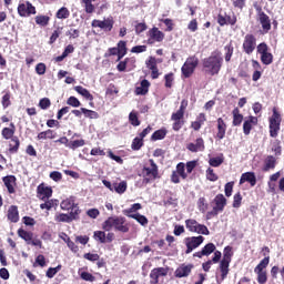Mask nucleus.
Returning a JSON list of instances; mask_svg holds the SVG:
<instances>
[{
  "label": "nucleus",
  "mask_w": 284,
  "mask_h": 284,
  "mask_svg": "<svg viewBox=\"0 0 284 284\" xmlns=\"http://www.w3.org/2000/svg\"><path fill=\"white\" fill-rule=\"evenodd\" d=\"M203 71L210 77H216L223 68V55L220 50H215L210 57L204 58L202 61Z\"/></svg>",
  "instance_id": "nucleus-1"
},
{
  "label": "nucleus",
  "mask_w": 284,
  "mask_h": 284,
  "mask_svg": "<svg viewBox=\"0 0 284 284\" xmlns=\"http://www.w3.org/2000/svg\"><path fill=\"white\" fill-rule=\"evenodd\" d=\"M112 229L115 232L128 234L130 232V224H128V220L124 216H110L102 223V230L111 232Z\"/></svg>",
  "instance_id": "nucleus-2"
},
{
  "label": "nucleus",
  "mask_w": 284,
  "mask_h": 284,
  "mask_svg": "<svg viewBox=\"0 0 284 284\" xmlns=\"http://www.w3.org/2000/svg\"><path fill=\"white\" fill-rule=\"evenodd\" d=\"M17 132V126L13 122L9 124V126H4L1 131L2 139L6 141H10L11 143H14V145L9 144V152L10 154H17L19 152V148H21V141L19 140V136L14 135Z\"/></svg>",
  "instance_id": "nucleus-3"
},
{
  "label": "nucleus",
  "mask_w": 284,
  "mask_h": 284,
  "mask_svg": "<svg viewBox=\"0 0 284 284\" xmlns=\"http://www.w3.org/2000/svg\"><path fill=\"white\" fill-rule=\"evenodd\" d=\"M232 256H234L232 246H225L223 250V257L220 261V272L222 281H225V278H227V274H230V264L232 263Z\"/></svg>",
  "instance_id": "nucleus-4"
},
{
  "label": "nucleus",
  "mask_w": 284,
  "mask_h": 284,
  "mask_svg": "<svg viewBox=\"0 0 284 284\" xmlns=\"http://www.w3.org/2000/svg\"><path fill=\"white\" fill-rule=\"evenodd\" d=\"M283 121V118L281 116V112H278V109L276 106L273 108V114L268 118V130H270V136L272 139H276L278 136V132H281V123Z\"/></svg>",
  "instance_id": "nucleus-5"
},
{
  "label": "nucleus",
  "mask_w": 284,
  "mask_h": 284,
  "mask_svg": "<svg viewBox=\"0 0 284 284\" xmlns=\"http://www.w3.org/2000/svg\"><path fill=\"white\" fill-rule=\"evenodd\" d=\"M150 166H143L142 169V176L143 181L142 183L144 185H148L149 183H152V181H156L159 179V165L155 164L154 160L150 159Z\"/></svg>",
  "instance_id": "nucleus-6"
},
{
  "label": "nucleus",
  "mask_w": 284,
  "mask_h": 284,
  "mask_svg": "<svg viewBox=\"0 0 284 284\" xmlns=\"http://www.w3.org/2000/svg\"><path fill=\"white\" fill-rule=\"evenodd\" d=\"M267 265H270V256H266V258L261 260V262L254 268V272L257 275L258 284L267 283Z\"/></svg>",
  "instance_id": "nucleus-7"
},
{
  "label": "nucleus",
  "mask_w": 284,
  "mask_h": 284,
  "mask_svg": "<svg viewBox=\"0 0 284 284\" xmlns=\"http://www.w3.org/2000/svg\"><path fill=\"white\" fill-rule=\"evenodd\" d=\"M213 203L215 206H213L212 211L206 213L207 219H212V216H219L220 212L225 210V205H227V199H225V195L220 193L214 197Z\"/></svg>",
  "instance_id": "nucleus-8"
},
{
  "label": "nucleus",
  "mask_w": 284,
  "mask_h": 284,
  "mask_svg": "<svg viewBox=\"0 0 284 284\" xmlns=\"http://www.w3.org/2000/svg\"><path fill=\"white\" fill-rule=\"evenodd\" d=\"M146 37L148 39L145 43L148 45H154V43H163V41L165 40V33L156 27L149 29V31L146 32Z\"/></svg>",
  "instance_id": "nucleus-9"
},
{
  "label": "nucleus",
  "mask_w": 284,
  "mask_h": 284,
  "mask_svg": "<svg viewBox=\"0 0 284 284\" xmlns=\"http://www.w3.org/2000/svg\"><path fill=\"white\" fill-rule=\"evenodd\" d=\"M197 65L199 58H196V55L189 57L181 69L184 79H190L194 74V70H196Z\"/></svg>",
  "instance_id": "nucleus-10"
},
{
  "label": "nucleus",
  "mask_w": 284,
  "mask_h": 284,
  "mask_svg": "<svg viewBox=\"0 0 284 284\" xmlns=\"http://www.w3.org/2000/svg\"><path fill=\"white\" fill-rule=\"evenodd\" d=\"M253 7L255 8L256 14L258 17V21L264 32L272 30V21L270 20V16H267L265 11H263V7H261L258 2H254Z\"/></svg>",
  "instance_id": "nucleus-11"
},
{
  "label": "nucleus",
  "mask_w": 284,
  "mask_h": 284,
  "mask_svg": "<svg viewBox=\"0 0 284 284\" xmlns=\"http://www.w3.org/2000/svg\"><path fill=\"white\" fill-rule=\"evenodd\" d=\"M81 214V210H75L73 212L68 213H57L54 215L55 223H72V221H79Z\"/></svg>",
  "instance_id": "nucleus-12"
},
{
  "label": "nucleus",
  "mask_w": 284,
  "mask_h": 284,
  "mask_svg": "<svg viewBox=\"0 0 284 284\" xmlns=\"http://www.w3.org/2000/svg\"><path fill=\"white\" fill-rule=\"evenodd\" d=\"M203 241H205V237H203V235L185 237V254H192V252H194L196 247H201V245H203Z\"/></svg>",
  "instance_id": "nucleus-13"
},
{
  "label": "nucleus",
  "mask_w": 284,
  "mask_h": 284,
  "mask_svg": "<svg viewBox=\"0 0 284 284\" xmlns=\"http://www.w3.org/2000/svg\"><path fill=\"white\" fill-rule=\"evenodd\" d=\"M242 50L245 54H252L254 52V50H256V36L255 34L247 33L244 37Z\"/></svg>",
  "instance_id": "nucleus-14"
},
{
  "label": "nucleus",
  "mask_w": 284,
  "mask_h": 284,
  "mask_svg": "<svg viewBox=\"0 0 284 284\" xmlns=\"http://www.w3.org/2000/svg\"><path fill=\"white\" fill-rule=\"evenodd\" d=\"M181 179L185 181L187 179V173L185 172V163L180 162L176 164V170L171 174V182L172 183H181Z\"/></svg>",
  "instance_id": "nucleus-15"
},
{
  "label": "nucleus",
  "mask_w": 284,
  "mask_h": 284,
  "mask_svg": "<svg viewBox=\"0 0 284 284\" xmlns=\"http://www.w3.org/2000/svg\"><path fill=\"white\" fill-rule=\"evenodd\" d=\"M18 14L19 17H32V14H37V7H33L30 1L20 3L18 6Z\"/></svg>",
  "instance_id": "nucleus-16"
},
{
  "label": "nucleus",
  "mask_w": 284,
  "mask_h": 284,
  "mask_svg": "<svg viewBox=\"0 0 284 284\" xmlns=\"http://www.w3.org/2000/svg\"><path fill=\"white\" fill-rule=\"evenodd\" d=\"M92 28H100L101 30H104V32H112V28H114V19L106 18L105 20H97L94 19L91 22Z\"/></svg>",
  "instance_id": "nucleus-17"
},
{
  "label": "nucleus",
  "mask_w": 284,
  "mask_h": 284,
  "mask_svg": "<svg viewBox=\"0 0 284 284\" xmlns=\"http://www.w3.org/2000/svg\"><path fill=\"white\" fill-rule=\"evenodd\" d=\"M52 197V187L47 186L45 183H41L37 187V199L40 201H48Z\"/></svg>",
  "instance_id": "nucleus-18"
},
{
  "label": "nucleus",
  "mask_w": 284,
  "mask_h": 284,
  "mask_svg": "<svg viewBox=\"0 0 284 284\" xmlns=\"http://www.w3.org/2000/svg\"><path fill=\"white\" fill-rule=\"evenodd\" d=\"M194 270V264H181L174 272L175 278H187Z\"/></svg>",
  "instance_id": "nucleus-19"
},
{
  "label": "nucleus",
  "mask_w": 284,
  "mask_h": 284,
  "mask_svg": "<svg viewBox=\"0 0 284 284\" xmlns=\"http://www.w3.org/2000/svg\"><path fill=\"white\" fill-rule=\"evenodd\" d=\"M186 150H189V152H205V140H203V138H197L194 142H190L189 144H186Z\"/></svg>",
  "instance_id": "nucleus-20"
},
{
  "label": "nucleus",
  "mask_w": 284,
  "mask_h": 284,
  "mask_svg": "<svg viewBox=\"0 0 284 284\" xmlns=\"http://www.w3.org/2000/svg\"><path fill=\"white\" fill-rule=\"evenodd\" d=\"M236 14L233 16H223V13L217 14V23L223 28L224 26H236Z\"/></svg>",
  "instance_id": "nucleus-21"
},
{
  "label": "nucleus",
  "mask_w": 284,
  "mask_h": 284,
  "mask_svg": "<svg viewBox=\"0 0 284 284\" xmlns=\"http://www.w3.org/2000/svg\"><path fill=\"white\" fill-rule=\"evenodd\" d=\"M216 252V245L214 243H207L201 251L193 254L194 258H201L202 256H210Z\"/></svg>",
  "instance_id": "nucleus-22"
},
{
  "label": "nucleus",
  "mask_w": 284,
  "mask_h": 284,
  "mask_svg": "<svg viewBox=\"0 0 284 284\" xmlns=\"http://www.w3.org/2000/svg\"><path fill=\"white\" fill-rule=\"evenodd\" d=\"M254 125H258V118L254 115L248 116V119L244 121L243 133L245 136H250V132H252V128H254Z\"/></svg>",
  "instance_id": "nucleus-23"
},
{
  "label": "nucleus",
  "mask_w": 284,
  "mask_h": 284,
  "mask_svg": "<svg viewBox=\"0 0 284 284\" xmlns=\"http://www.w3.org/2000/svg\"><path fill=\"white\" fill-rule=\"evenodd\" d=\"M243 183H250L251 187H254V185H256V173L254 172L243 173L240 179V185H243Z\"/></svg>",
  "instance_id": "nucleus-24"
},
{
  "label": "nucleus",
  "mask_w": 284,
  "mask_h": 284,
  "mask_svg": "<svg viewBox=\"0 0 284 284\" xmlns=\"http://www.w3.org/2000/svg\"><path fill=\"white\" fill-rule=\"evenodd\" d=\"M227 132V124L225 123V120L223 118L217 119V133L215 135V139H219V141H222V139H225V133Z\"/></svg>",
  "instance_id": "nucleus-25"
},
{
  "label": "nucleus",
  "mask_w": 284,
  "mask_h": 284,
  "mask_svg": "<svg viewBox=\"0 0 284 284\" xmlns=\"http://www.w3.org/2000/svg\"><path fill=\"white\" fill-rule=\"evenodd\" d=\"M2 181H3L4 185H6L9 194H14V192H17L14 190V186H13V185H17V176H14V175H7V176L2 178Z\"/></svg>",
  "instance_id": "nucleus-26"
},
{
  "label": "nucleus",
  "mask_w": 284,
  "mask_h": 284,
  "mask_svg": "<svg viewBox=\"0 0 284 284\" xmlns=\"http://www.w3.org/2000/svg\"><path fill=\"white\" fill-rule=\"evenodd\" d=\"M61 210H64L65 212H75V210H81L79 207V204L74 203V200L72 199H67L63 200L60 204Z\"/></svg>",
  "instance_id": "nucleus-27"
},
{
  "label": "nucleus",
  "mask_w": 284,
  "mask_h": 284,
  "mask_svg": "<svg viewBox=\"0 0 284 284\" xmlns=\"http://www.w3.org/2000/svg\"><path fill=\"white\" fill-rule=\"evenodd\" d=\"M7 219L10 223H19V206L11 205L7 212Z\"/></svg>",
  "instance_id": "nucleus-28"
},
{
  "label": "nucleus",
  "mask_w": 284,
  "mask_h": 284,
  "mask_svg": "<svg viewBox=\"0 0 284 284\" xmlns=\"http://www.w3.org/2000/svg\"><path fill=\"white\" fill-rule=\"evenodd\" d=\"M205 121H207V116L205 115V113H200L196 116V120L191 122L192 130H194L195 132H199V130L203 128V124L205 123Z\"/></svg>",
  "instance_id": "nucleus-29"
},
{
  "label": "nucleus",
  "mask_w": 284,
  "mask_h": 284,
  "mask_svg": "<svg viewBox=\"0 0 284 284\" xmlns=\"http://www.w3.org/2000/svg\"><path fill=\"white\" fill-rule=\"evenodd\" d=\"M148 92H150V81L144 79L141 81L140 87L135 88V94L140 97H145Z\"/></svg>",
  "instance_id": "nucleus-30"
},
{
  "label": "nucleus",
  "mask_w": 284,
  "mask_h": 284,
  "mask_svg": "<svg viewBox=\"0 0 284 284\" xmlns=\"http://www.w3.org/2000/svg\"><path fill=\"white\" fill-rule=\"evenodd\" d=\"M97 0H81V6L87 14H94L97 7L94 6Z\"/></svg>",
  "instance_id": "nucleus-31"
},
{
  "label": "nucleus",
  "mask_w": 284,
  "mask_h": 284,
  "mask_svg": "<svg viewBox=\"0 0 284 284\" xmlns=\"http://www.w3.org/2000/svg\"><path fill=\"white\" fill-rule=\"evenodd\" d=\"M276 168V158L274 155H267L264 160L263 172H270V170H274Z\"/></svg>",
  "instance_id": "nucleus-32"
},
{
  "label": "nucleus",
  "mask_w": 284,
  "mask_h": 284,
  "mask_svg": "<svg viewBox=\"0 0 284 284\" xmlns=\"http://www.w3.org/2000/svg\"><path fill=\"white\" fill-rule=\"evenodd\" d=\"M121 45H128V42L124 40H120L116 47L108 49L105 57H116L121 52Z\"/></svg>",
  "instance_id": "nucleus-33"
},
{
  "label": "nucleus",
  "mask_w": 284,
  "mask_h": 284,
  "mask_svg": "<svg viewBox=\"0 0 284 284\" xmlns=\"http://www.w3.org/2000/svg\"><path fill=\"white\" fill-rule=\"evenodd\" d=\"M232 114H233L232 125L234 128H239V125L243 123V114H241V110L239 108H234L232 111Z\"/></svg>",
  "instance_id": "nucleus-34"
},
{
  "label": "nucleus",
  "mask_w": 284,
  "mask_h": 284,
  "mask_svg": "<svg viewBox=\"0 0 284 284\" xmlns=\"http://www.w3.org/2000/svg\"><path fill=\"white\" fill-rule=\"evenodd\" d=\"M74 90L78 92V94H81V97L87 99V101H94V95H92V93H90V91L82 85L74 87Z\"/></svg>",
  "instance_id": "nucleus-35"
},
{
  "label": "nucleus",
  "mask_w": 284,
  "mask_h": 284,
  "mask_svg": "<svg viewBox=\"0 0 284 284\" xmlns=\"http://www.w3.org/2000/svg\"><path fill=\"white\" fill-rule=\"evenodd\" d=\"M34 21H36L37 26H40V28H48V26H50V17L49 16L38 14L34 18Z\"/></svg>",
  "instance_id": "nucleus-36"
},
{
  "label": "nucleus",
  "mask_w": 284,
  "mask_h": 284,
  "mask_svg": "<svg viewBox=\"0 0 284 284\" xmlns=\"http://www.w3.org/2000/svg\"><path fill=\"white\" fill-rule=\"evenodd\" d=\"M168 136V129L162 128L153 132L151 135V141H163Z\"/></svg>",
  "instance_id": "nucleus-37"
},
{
  "label": "nucleus",
  "mask_w": 284,
  "mask_h": 284,
  "mask_svg": "<svg viewBox=\"0 0 284 284\" xmlns=\"http://www.w3.org/2000/svg\"><path fill=\"white\" fill-rule=\"evenodd\" d=\"M18 236H20V239H22L23 241H26V243H28V245H30V242L32 241V239H34V233L26 231L23 229H19Z\"/></svg>",
  "instance_id": "nucleus-38"
},
{
  "label": "nucleus",
  "mask_w": 284,
  "mask_h": 284,
  "mask_svg": "<svg viewBox=\"0 0 284 284\" xmlns=\"http://www.w3.org/2000/svg\"><path fill=\"white\" fill-rule=\"evenodd\" d=\"M113 192H116V194H125V192H128V182L126 181H121L120 183L114 182Z\"/></svg>",
  "instance_id": "nucleus-39"
},
{
  "label": "nucleus",
  "mask_w": 284,
  "mask_h": 284,
  "mask_svg": "<svg viewBox=\"0 0 284 284\" xmlns=\"http://www.w3.org/2000/svg\"><path fill=\"white\" fill-rule=\"evenodd\" d=\"M139 210H143V205H141V203H134L131 205L130 209H125L122 212L124 216H128L130 219V216H133L134 212H139Z\"/></svg>",
  "instance_id": "nucleus-40"
},
{
  "label": "nucleus",
  "mask_w": 284,
  "mask_h": 284,
  "mask_svg": "<svg viewBox=\"0 0 284 284\" xmlns=\"http://www.w3.org/2000/svg\"><path fill=\"white\" fill-rule=\"evenodd\" d=\"M129 219H134V221L140 223V225H142L143 227L148 226V223H150L148 217L145 215L140 214V213H134L133 215H129Z\"/></svg>",
  "instance_id": "nucleus-41"
},
{
  "label": "nucleus",
  "mask_w": 284,
  "mask_h": 284,
  "mask_svg": "<svg viewBox=\"0 0 284 284\" xmlns=\"http://www.w3.org/2000/svg\"><path fill=\"white\" fill-rule=\"evenodd\" d=\"M260 59L263 65H272V63H274V54L270 51L263 53Z\"/></svg>",
  "instance_id": "nucleus-42"
},
{
  "label": "nucleus",
  "mask_w": 284,
  "mask_h": 284,
  "mask_svg": "<svg viewBox=\"0 0 284 284\" xmlns=\"http://www.w3.org/2000/svg\"><path fill=\"white\" fill-rule=\"evenodd\" d=\"M129 122L133 128H139L141 125V120H139V113L136 111H131L129 114Z\"/></svg>",
  "instance_id": "nucleus-43"
},
{
  "label": "nucleus",
  "mask_w": 284,
  "mask_h": 284,
  "mask_svg": "<svg viewBox=\"0 0 284 284\" xmlns=\"http://www.w3.org/2000/svg\"><path fill=\"white\" fill-rule=\"evenodd\" d=\"M224 50H225V61L226 63H230V61H232V57L234 54V45L232 44V42H230L229 44H226L224 47Z\"/></svg>",
  "instance_id": "nucleus-44"
},
{
  "label": "nucleus",
  "mask_w": 284,
  "mask_h": 284,
  "mask_svg": "<svg viewBox=\"0 0 284 284\" xmlns=\"http://www.w3.org/2000/svg\"><path fill=\"white\" fill-rule=\"evenodd\" d=\"M12 98V93L10 91H7L4 97L1 99V105L3 110H8L12 105V101L10 100Z\"/></svg>",
  "instance_id": "nucleus-45"
},
{
  "label": "nucleus",
  "mask_w": 284,
  "mask_h": 284,
  "mask_svg": "<svg viewBox=\"0 0 284 284\" xmlns=\"http://www.w3.org/2000/svg\"><path fill=\"white\" fill-rule=\"evenodd\" d=\"M130 61L134 63V60L131 58H125L124 60L120 61L116 65L118 72H125V70H128V64L130 63Z\"/></svg>",
  "instance_id": "nucleus-46"
},
{
  "label": "nucleus",
  "mask_w": 284,
  "mask_h": 284,
  "mask_svg": "<svg viewBox=\"0 0 284 284\" xmlns=\"http://www.w3.org/2000/svg\"><path fill=\"white\" fill-rule=\"evenodd\" d=\"M57 19H70V10L67 7H61L57 13Z\"/></svg>",
  "instance_id": "nucleus-47"
},
{
  "label": "nucleus",
  "mask_w": 284,
  "mask_h": 284,
  "mask_svg": "<svg viewBox=\"0 0 284 284\" xmlns=\"http://www.w3.org/2000/svg\"><path fill=\"white\" fill-rule=\"evenodd\" d=\"M185 225H186V230H189V232H194V233L196 232V230L199 227V223L194 219L185 220Z\"/></svg>",
  "instance_id": "nucleus-48"
},
{
  "label": "nucleus",
  "mask_w": 284,
  "mask_h": 284,
  "mask_svg": "<svg viewBox=\"0 0 284 284\" xmlns=\"http://www.w3.org/2000/svg\"><path fill=\"white\" fill-rule=\"evenodd\" d=\"M143 148V138L136 136L133 139L131 149L134 150L135 152L141 150Z\"/></svg>",
  "instance_id": "nucleus-49"
},
{
  "label": "nucleus",
  "mask_w": 284,
  "mask_h": 284,
  "mask_svg": "<svg viewBox=\"0 0 284 284\" xmlns=\"http://www.w3.org/2000/svg\"><path fill=\"white\" fill-rule=\"evenodd\" d=\"M85 145V140H73L69 142V150H78V148H83Z\"/></svg>",
  "instance_id": "nucleus-50"
},
{
  "label": "nucleus",
  "mask_w": 284,
  "mask_h": 284,
  "mask_svg": "<svg viewBox=\"0 0 284 284\" xmlns=\"http://www.w3.org/2000/svg\"><path fill=\"white\" fill-rule=\"evenodd\" d=\"M61 264L55 267H49L45 273L47 278H54V276H57V273L61 272Z\"/></svg>",
  "instance_id": "nucleus-51"
},
{
  "label": "nucleus",
  "mask_w": 284,
  "mask_h": 284,
  "mask_svg": "<svg viewBox=\"0 0 284 284\" xmlns=\"http://www.w3.org/2000/svg\"><path fill=\"white\" fill-rule=\"evenodd\" d=\"M81 112L84 114L87 119H99V113L97 111H92L90 109L81 108Z\"/></svg>",
  "instance_id": "nucleus-52"
},
{
  "label": "nucleus",
  "mask_w": 284,
  "mask_h": 284,
  "mask_svg": "<svg viewBox=\"0 0 284 284\" xmlns=\"http://www.w3.org/2000/svg\"><path fill=\"white\" fill-rule=\"evenodd\" d=\"M207 207H209V204H207L205 197H200L197 200V210H200V212H202V214H205V212H207Z\"/></svg>",
  "instance_id": "nucleus-53"
},
{
  "label": "nucleus",
  "mask_w": 284,
  "mask_h": 284,
  "mask_svg": "<svg viewBox=\"0 0 284 284\" xmlns=\"http://www.w3.org/2000/svg\"><path fill=\"white\" fill-rule=\"evenodd\" d=\"M58 201L57 200H45L44 203L40 204V209L41 210H52V207H54V205H57Z\"/></svg>",
  "instance_id": "nucleus-54"
},
{
  "label": "nucleus",
  "mask_w": 284,
  "mask_h": 284,
  "mask_svg": "<svg viewBox=\"0 0 284 284\" xmlns=\"http://www.w3.org/2000/svg\"><path fill=\"white\" fill-rule=\"evenodd\" d=\"M223 155L222 156H216V158H211L209 160V164L211 165V168H220V165H223Z\"/></svg>",
  "instance_id": "nucleus-55"
},
{
  "label": "nucleus",
  "mask_w": 284,
  "mask_h": 284,
  "mask_svg": "<svg viewBox=\"0 0 284 284\" xmlns=\"http://www.w3.org/2000/svg\"><path fill=\"white\" fill-rule=\"evenodd\" d=\"M161 23H164L166 26L165 32H172L174 30V20L166 18V19H160Z\"/></svg>",
  "instance_id": "nucleus-56"
},
{
  "label": "nucleus",
  "mask_w": 284,
  "mask_h": 284,
  "mask_svg": "<svg viewBox=\"0 0 284 284\" xmlns=\"http://www.w3.org/2000/svg\"><path fill=\"white\" fill-rule=\"evenodd\" d=\"M272 152L275 153V156H281V154H283V148L281 146L280 140H275L273 143Z\"/></svg>",
  "instance_id": "nucleus-57"
},
{
  "label": "nucleus",
  "mask_w": 284,
  "mask_h": 284,
  "mask_svg": "<svg viewBox=\"0 0 284 284\" xmlns=\"http://www.w3.org/2000/svg\"><path fill=\"white\" fill-rule=\"evenodd\" d=\"M255 48H256L257 54H260V57L270 52V47L265 42L260 43L258 47H255Z\"/></svg>",
  "instance_id": "nucleus-58"
},
{
  "label": "nucleus",
  "mask_w": 284,
  "mask_h": 284,
  "mask_svg": "<svg viewBox=\"0 0 284 284\" xmlns=\"http://www.w3.org/2000/svg\"><path fill=\"white\" fill-rule=\"evenodd\" d=\"M241 203H243V195H241V192H237L233 196V207H241Z\"/></svg>",
  "instance_id": "nucleus-59"
},
{
  "label": "nucleus",
  "mask_w": 284,
  "mask_h": 284,
  "mask_svg": "<svg viewBox=\"0 0 284 284\" xmlns=\"http://www.w3.org/2000/svg\"><path fill=\"white\" fill-rule=\"evenodd\" d=\"M94 241H98V243H105V232L103 231H95L93 233Z\"/></svg>",
  "instance_id": "nucleus-60"
},
{
  "label": "nucleus",
  "mask_w": 284,
  "mask_h": 284,
  "mask_svg": "<svg viewBox=\"0 0 284 284\" xmlns=\"http://www.w3.org/2000/svg\"><path fill=\"white\" fill-rule=\"evenodd\" d=\"M164 85L165 88H172V85L174 84V74L172 72L168 73L164 75Z\"/></svg>",
  "instance_id": "nucleus-61"
},
{
  "label": "nucleus",
  "mask_w": 284,
  "mask_h": 284,
  "mask_svg": "<svg viewBox=\"0 0 284 284\" xmlns=\"http://www.w3.org/2000/svg\"><path fill=\"white\" fill-rule=\"evenodd\" d=\"M50 105H52V102L50 101V98H42L39 101V108L41 110H48V108H50Z\"/></svg>",
  "instance_id": "nucleus-62"
},
{
  "label": "nucleus",
  "mask_w": 284,
  "mask_h": 284,
  "mask_svg": "<svg viewBox=\"0 0 284 284\" xmlns=\"http://www.w3.org/2000/svg\"><path fill=\"white\" fill-rule=\"evenodd\" d=\"M172 121H173L172 130L174 132H179L181 128L185 125V120H172Z\"/></svg>",
  "instance_id": "nucleus-63"
},
{
  "label": "nucleus",
  "mask_w": 284,
  "mask_h": 284,
  "mask_svg": "<svg viewBox=\"0 0 284 284\" xmlns=\"http://www.w3.org/2000/svg\"><path fill=\"white\" fill-rule=\"evenodd\" d=\"M148 30V24L145 22H139L135 24V34H141Z\"/></svg>",
  "instance_id": "nucleus-64"
}]
</instances>
